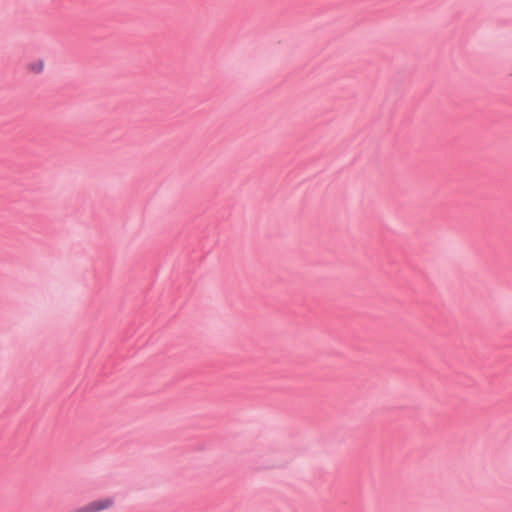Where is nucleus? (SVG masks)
<instances>
[{
    "instance_id": "f257e3e1",
    "label": "nucleus",
    "mask_w": 512,
    "mask_h": 512,
    "mask_svg": "<svg viewBox=\"0 0 512 512\" xmlns=\"http://www.w3.org/2000/svg\"><path fill=\"white\" fill-rule=\"evenodd\" d=\"M92 512H103L110 510L115 505V498L113 496L102 497L88 503Z\"/></svg>"
},
{
    "instance_id": "f03ea898",
    "label": "nucleus",
    "mask_w": 512,
    "mask_h": 512,
    "mask_svg": "<svg viewBox=\"0 0 512 512\" xmlns=\"http://www.w3.org/2000/svg\"><path fill=\"white\" fill-rule=\"evenodd\" d=\"M45 63L42 59H35L27 64V70L32 74H40L43 72Z\"/></svg>"
}]
</instances>
